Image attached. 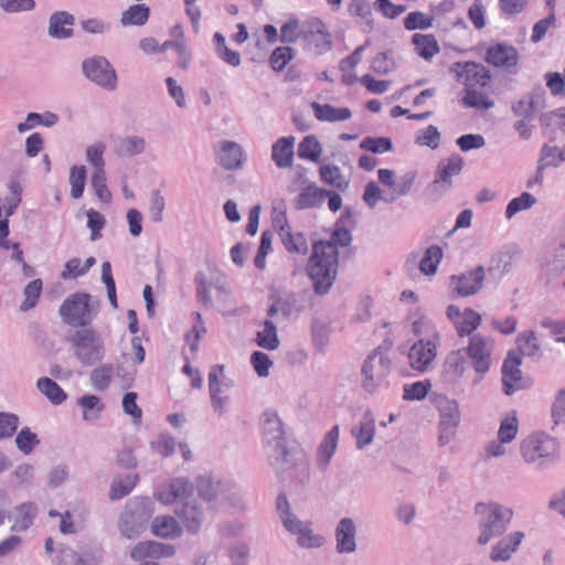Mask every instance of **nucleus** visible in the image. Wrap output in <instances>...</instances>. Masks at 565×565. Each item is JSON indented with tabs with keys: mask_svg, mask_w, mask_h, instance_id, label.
Returning a JSON list of instances; mask_svg holds the SVG:
<instances>
[{
	"mask_svg": "<svg viewBox=\"0 0 565 565\" xmlns=\"http://www.w3.org/2000/svg\"><path fill=\"white\" fill-rule=\"evenodd\" d=\"M351 242V232L344 227H337L330 239L313 243L307 271L316 294L326 295L329 292L338 273V246L347 247Z\"/></svg>",
	"mask_w": 565,
	"mask_h": 565,
	"instance_id": "obj_1",
	"label": "nucleus"
},
{
	"mask_svg": "<svg viewBox=\"0 0 565 565\" xmlns=\"http://www.w3.org/2000/svg\"><path fill=\"white\" fill-rule=\"evenodd\" d=\"M559 449V440L544 431L532 433L520 443L521 458L536 469H544L556 462Z\"/></svg>",
	"mask_w": 565,
	"mask_h": 565,
	"instance_id": "obj_2",
	"label": "nucleus"
},
{
	"mask_svg": "<svg viewBox=\"0 0 565 565\" xmlns=\"http://www.w3.org/2000/svg\"><path fill=\"white\" fill-rule=\"evenodd\" d=\"M475 511L479 515L480 534L477 537L479 545H487L491 540L501 537L513 518L512 509L498 502H480L476 505Z\"/></svg>",
	"mask_w": 565,
	"mask_h": 565,
	"instance_id": "obj_3",
	"label": "nucleus"
},
{
	"mask_svg": "<svg viewBox=\"0 0 565 565\" xmlns=\"http://www.w3.org/2000/svg\"><path fill=\"white\" fill-rule=\"evenodd\" d=\"M263 435L266 454L270 465L278 471H285L289 463V450L286 446L285 431L278 415L267 411L262 415Z\"/></svg>",
	"mask_w": 565,
	"mask_h": 565,
	"instance_id": "obj_4",
	"label": "nucleus"
},
{
	"mask_svg": "<svg viewBox=\"0 0 565 565\" xmlns=\"http://www.w3.org/2000/svg\"><path fill=\"white\" fill-rule=\"evenodd\" d=\"M74 356L86 366L95 365L105 355V345L100 335L92 328H81L67 333Z\"/></svg>",
	"mask_w": 565,
	"mask_h": 565,
	"instance_id": "obj_5",
	"label": "nucleus"
},
{
	"mask_svg": "<svg viewBox=\"0 0 565 565\" xmlns=\"http://www.w3.org/2000/svg\"><path fill=\"white\" fill-rule=\"evenodd\" d=\"M152 514L153 503L149 498L130 499L118 521L120 533L127 539H136L146 530Z\"/></svg>",
	"mask_w": 565,
	"mask_h": 565,
	"instance_id": "obj_6",
	"label": "nucleus"
},
{
	"mask_svg": "<svg viewBox=\"0 0 565 565\" xmlns=\"http://www.w3.org/2000/svg\"><path fill=\"white\" fill-rule=\"evenodd\" d=\"M98 307V301H93L90 295L76 292L63 301L58 312L66 324L87 328L97 315Z\"/></svg>",
	"mask_w": 565,
	"mask_h": 565,
	"instance_id": "obj_7",
	"label": "nucleus"
},
{
	"mask_svg": "<svg viewBox=\"0 0 565 565\" xmlns=\"http://www.w3.org/2000/svg\"><path fill=\"white\" fill-rule=\"evenodd\" d=\"M83 75L95 85L107 92L117 88V73L111 63L102 55L85 58L81 65Z\"/></svg>",
	"mask_w": 565,
	"mask_h": 565,
	"instance_id": "obj_8",
	"label": "nucleus"
},
{
	"mask_svg": "<svg viewBox=\"0 0 565 565\" xmlns=\"http://www.w3.org/2000/svg\"><path fill=\"white\" fill-rule=\"evenodd\" d=\"M305 49L317 55L327 53L332 47V36L321 19L312 17L302 23Z\"/></svg>",
	"mask_w": 565,
	"mask_h": 565,
	"instance_id": "obj_9",
	"label": "nucleus"
},
{
	"mask_svg": "<svg viewBox=\"0 0 565 565\" xmlns=\"http://www.w3.org/2000/svg\"><path fill=\"white\" fill-rule=\"evenodd\" d=\"M391 370V361L380 351H373L362 365V385L369 393L381 386Z\"/></svg>",
	"mask_w": 565,
	"mask_h": 565,
	"instance_id": "obj_10",
	"label": "nucleus"
},
{
	"mask_svg": "<svg viewBox=\"0 0 565 565\" xmlns=\"http://www.w3.org/2000/svg\"><path fill=\"white\" fill-rule=\"evenodd\" d=\"M463 167V159L459 154H451L439 161L434 181L429 184V192L435 199L441 198L451 186L452 177L458 175Z\"/></svg>",
	"mask_w": 565,
	"mask_h": 565,
	"instance_id": "obj_11",
	"label": "nucleus"
},
{
	"mask_svg": "<svg viewBox=\"0 0 565 565\" xmlns=\"http://www.w3.org/2000/svg\"><path fill=\"white\" fill-rule=\"evenodd\" d=\"M466 356L471 360L478 376L473 384H478L491 365L492 342L481 334H473L467 348H463Z\"/></svg>",
	"mask_w": 565,
	"mask_h": 565,
	"instance_id": "obj_12",
	"label": "nucleus"
},
{
	"mask_svg": "<svg viewBox=\"0 0 565 565\" xmlns=\"http://www.w3.org/2000/svg\"><path fill=\"white\" fill-rule=\"evenodd\" d=\"M522 364L521 353L509 351L502 365V386L507 395L524 390L531 385V380L523 377L520 369Z\"/></svg>",
	"mask_w": 565,
	"mask_h": 565,
	"instance_id": "obj_13",
	"label": "nucleus"
},
{
	"mask_svg": "<svg viewBox=\"0 0 565 565\" xmlns=\"http://www.w3.org/2000/svg\"><path fill=\"white\" fill-rule=\"evenodd\" d=\"M194 487L188 478H174L154 491V498L164 505L182 504L193 498Z\"/></svg>",
	"mask_w": 565,
	"mask_h": 565,
	"instance_id": "obj_14",
	"label": "nucleus"
},
{
	"mask_svg": "<svg viewBox=\"0 0 565 565\" xmlns=\"http://www.w3.org/2000/svg\"><path fill=\"white\" fill-rule=\"evenodd\" d=\"M334 548L340 555H351L358 551V525L350 518H341L334 527Z\"/></svg>",
	"mask_w": 565,
	"mask_h": 565,
	"instance_id": "obj_15",
	"label": "nucleus"
},
{
	"mask_svg": "<svg viewBox=\"0 0 565 565\" xmlns=\"http://www.w3.org/2000/svg\"><path fill=\"white\" fill-rule=\"evenodd\" d=\"M174 513L182 523V527L191 535H196L205 521V511L195 498L178 504Z\"/></svg>",
	"mask_w": 565,
	"mask_h": 565,
	"instance_id": "obj_16",
	"label": "nucleus"
},
{
	"mask_svg": "<svg viewBox=\"0 0 565 565\" xmlns=\"http://www.w3.org/2000/svg\"><path fill=\"white\" fill-rule=\"evenodd\" d=\"M486 277V269L479 265L475 269L468 270L459 276L450 278V286L455 292L461 297L477 294L482 288Z\"/></svg>",
	"mask_w": 565,
	"mask_h": 565,
	"instance_id": "obj_17",
	"label": "nucleus"
},
{
	"mask_svg": "<svg viewBox=\"0 0 565 565\" xmlns=\"http://www.w3.org/2000/svg\"><path fill=\"white\" fill-rule=\"evenodd\" d=\"M217 162L230 171L239 170L246 160L245 151L241 145L231 140H221L216 148Z\"/></svg>",
	"mask_w": 565,
	"mask_h": 565,
	"instance_id": "obj_18",
	"label": "nucleus"
},
{
	"mask_svg": "<svg viewBox=\"0 0 565 565\" xmlns=\"http://www.w3.org/2000/svg\"><path fill=\"white\" fill-rule=\"evenodd\" d=\"M452 71L459 79H462L467 87L480 85L487 86L490 82V71L482 64L476 62H457L452 66Z\"/></svg>",
	"mask_w": 565,
	"mask_h": 565,
	"instance_id": "obj_19",
	"label": "nucleus"
},
{
	"mask_svg": "<svg viewBox=\"0 0 565 565\" xmlns=\"http://www.w3.org/2000/svg\"><path fill=\"white\" fill-rule=\"evenodd\" d=\"M545 107V92L543 87H535L520 100L512 104V113L520 119L532 120L536 111Z\"/></svg>",
	"mask_w": 565,
	"mask_h": 565,
	"instance_id": "obj_20",
	"label": "nucleus"
},
{
	"mask_svg": "<svg viewBox=\"0 0 565 565\" xmlns=\"http://www.w3.org/2000/svg\"><path fill=\"white\" fill-rule=\"evenodd\" d=\"M288 524L284 526L289 533L297 536V543L302 548H318L323 545L324 537L316 534L310 522H303L296 518L288 520Z\"/></svg>",
	"mask_w": 565,
	"mask_h": 565,
	"instance_id": "obj_21",
	"label": "nucleus"
},
{
	"mask_svg": "<svg viewBox=\"0 0 565 565\" xmlns=\"http://www.w3.org/2000/svg\"><path fill=\"white\" fill-rule=\"evenodd\" d=\"M524 533L515 531L499 540L492 547L489 558L492 562H509L512 555L518 551Z\"/></svg>",
	"mask_w": 565,
	"mask_h": 565,
	"instance_id": "obj_22",
	"label": "nucleus"
},
{
	"mask_svg": "<svg viewBox=\"0 0 565 565\" xmlns=\"http://www.w3.org/2000/svg\"><path fill=\"white\" fill-rule=\"evenodd\" d=\"M75 18L67 11H55L49 18L47 34L56 40H65L73 36L72 26Z\"/></svg>",
	"mask_w": 565,
	"mask_h": 565,
	"instance_id": "obj_23",
	"label": "nucleus"
},
{
	"mask_svg": "<svg viewBox=\"0 0 565 565\" xmlns=\"http://www.w3.org/2000/svg\"><path fill=\"white\" fill-rule=\"evenodd\" d=\"M486 61L497 67H511L518 64L519 54L514 46L497 43L488 47Z\"/></svg>",
	"mask_w": 565,
	"mask_h": 565,
	"instance_id": "obj_24",
	"label": "nucleus"
},
{
	"mask_svg": "<svg viewBox=\"0 0 565 565\" xmlns=\"http://www.w3.org/2000/svg\"><path fill=\"white\" fill-rule=\"evenodd\" d=\"M436 356V347L431 341L419 340L408 352L409 364L414 370L425 371Z\"/></svg>",
	"mask_w": 565,
	"mask_h": 565,
	"instance_id": "obj_25",
	"label": "nucleus"
},
{
	"mask_svg": "<svg viewBox=\"0 0 565 565\" xmlns=\"http://www.w3.org/2000/svg\"><path fill=\"white\" fill-rule=\"evenodd\" d=\"M223 365H214L209 372V388L211 404L215 413L222 415L226 412L230 397L222 391L218 375L223 374Z\"/></svg>",
	"mask_w": 565,
	"mask_h": 565,
	"instance_id": "obj_26",
	"label": "nucleus"
},
{
	"mask_svg": "<svg viewBox=\"0 0 565 565\" xmlns=\"http://www.w3.org/2000/svg\"><path fill=\"white\" fill-rule=\"evenodd\" d=\"M175 553V547L171 544L160 543L156 541H145L138 543L131 551L130 555L136 561H141L146 557L159 558L161 556H172Z\"/></svg>",
	"mask_w": 565,
	"mask_h": 565,
	"instance_id": "obj_27",
	"label": "nucleus"
},
{
	"mask_svg": "<svg viewBox=\"0 0 565 565\" xmlns=\"http://www.w3.org/2000/svg\"><path fill=\"white\" fill-rule=\"evenodd\" d=\"M151 532L161 539H179L183 534V527L172 515H158L151 522Z\"/></svg>",
	"mask_w": 565,
	"mask_h": 565,
	"instance_id": "obj_28",
	"label": "nucleus"
},
{
	"mask_svg": "<svg viewBox=\"0 0 565 565\" xmlns=\"http://www.w3.org/2000/svg\"><path fill=\"white\" fill-rule=\"evenodd\" d=\"M328 194L329 190L319 189L313 183L308 184L294 200V206L296 210L320 207Z\"/></svg>",
	"mask_w": 565,
	"mask_h": 565,
	"instance_id": "obj_29",
	"label": "nucleus"
},
{
	"mask_svg": "<svg viewBox=\"0 0 565 565\" xmlns=\"http://www.w3.org/2000/svg\"><path fill=\"white\" fill-rule=\"evenodd\" d=\"M339 440V426H333L324 436L319 445L317 454V465L321 470H327L331 458L333 457Z\"/></svg>",
	"mask_w": 565,
	"mask_h": 565,
	"instance_id": "obj_30",
	"label": "nucleus"
},
{
	"mask_svg": "<svg viewBox=\"0 0 565 565\" xmlns=\"http://www.w3.org/2000/svg\"><path fill=\"white\" fill-rule=\"evenodd\" d=\"M295 137H281L271 148V159L278 168H289L294 162Z\"/></svg>",
	"mask_w": 565,
	"mask_h": 565,
	"instance_id": "obj_31",
	"label": "nucleus"
},
{
	"mask_svg": "<svg viewBox=\"0 0 565 565\" xmlns=\"http://www.w3.org/2000/svg\"><path fill=\"white\" fill-rule=\"evenodd\" d=\"M280 239L285 248L291 254L306 255L308 252V242L306 236L298 232L292 233L289 224L285 220V224L279 230Z\"/></svg>",
	"mask_w": 565,
	"mask_h": 565,
	"instance_id": "obj_32",
	"label": "nucleus"
},
{
	"mask_svg": "<svg viewBox=\"0 0 565 565\" xmlns=\"http://www.w3.org/2000/svg\"><path fill=\"white\" fill-rule=\"evenodd\" d=\"M352 435L356 438L358 449L371 444L375 434V418L370 411H366L359 424L352 428Z\"/></svg>",
	"mask_w": 565,
	"mask_h": 565,
	"instance_id": "obj_33",
	"label": "nucleus"
},
{
	"mask_svg": "<svg viewBox=\"0 0 565 565\" xmlns=\"http://www.w3.org/2000/svg\"><path fill=\"white\" fill-rule=\"evenodd\" d=\"M311 107L317 119L321 121H344L350 119L352 116V113L348 107L337 108L329 104H319L317 102H313Z\"/></svg>",
	"mask_w": 565,
	"mask_h": 565,
	"instance_id": "obj_34",
	"label": "nucleus"
},
{
	"mask_svg": "<svg viewBox=\"0 0 565 565\" xmlns=\"http://www.w3.org/2000/svg\"><path fill=\"white\" fill-rule=\"evenodd\" d=\"M146 149V141L139 136H126L120 137L116 140L114 146V152L118 157H134L140 154Z\"/></svg>",
	"mask_w": 565,
	"mask_h": 565,
	"instance_id": "obj_35",
	"label": "nucleus"
},
{
	"mask_svg": "<svg viewBox=\"0 0 565 565\" xmlns=\"http://www.w3.org/2000/svg\"><path fill=\"white\" fill-rule=\"evenodd\" d=\"M38 513V509L34 503L25 502L18 505L13 513V531H25L32 524L33 520Z\"/></svg>",
	"mask_w": 565,
	"mask_h": 565,
	"instance_id": "obj_36",
	"label": "nucleus"
},
{
	"mask_svg": "<svg viewBox=\"0 0 565 565\" xmlns=\"http://www.w3.org/2000/svg\"><path fill=\"white\" fill-rule=\"evenodd\" d=\"M467 356L465 350L450 352L445 361L444 371L450 380L455 381L462 376L466 370Z\"/></svg>",
	"mask_w": 565,
	"mask_h": 565,
	"instance_id": "obj_37",
	"label": "nucleus"
},
{
	"mask_svg": "<svg viewBox=\"0 0 565 565\" xmlns=\"http://www.w3.org/2000/svg\"><path fill=\"white\" fill-rule=\"evenodd\" d=\"M199 495L207 502L225 493L226 486L211 477H199L196 480Z\"/></svg>",
	"mask_w": 565,
	"mask_h": 565,
	"instance_id": "obj_38",
	"label": "nucleus"
},
{
	"mask_svg": "<svg viewBox=\"0 0 565 565\" xmlns=\"http://www.w3.org/2000/svg\"><path fill=\"white\" fill-rule=\"evenodd\" d=\"M412 42L415 45L416 53L425 60H430L439 52L438 42L433 34L415 33Z\"/></svg>",
	"mask_w": 565,
	"mask_h": 565,
	"instance_id": "obj_39",
	"label": "nucleus"
},
{
	"mask_svg": "<svg viewBox=\"0 0 565 565\" xmlns=\"http://www.w3.org/2000/svg\"><path fill=\"white\" fill-rule=\"evenodd\" d=\"M149 15L150 8L147 4H134L121 13L120 23L124 26L143 25L148 21Z\"/></svg>",
	"mask_w": 565,
	"mask_h": 565,
	"instance_id": "obj_40",
	"label": "nucleus"
},
{
	"mask_svg": "<svg viewBox=\"0 0 565 565\" xmlns=\"http://www.w3.org/2000/svg\"><path fill=\"white\" fill-rule=\"evenodd\" d=\"M518 353H521V358L523 355L540 358L541 356V347L536 338V333L534 331H525L518 335L516 339Z\"/></svg>",
	"mask_w": 565,
	"mask_h": 565,
	"instance_id": "obj_41",
	"label": "nucleus"
},
{
	"mask_svg": "<svg viewBox=\"0 0 565 565\" xmlns=\"http://www.w3.org/2000/svg\"><path fill=\"white\" fill-rule=\"evenodd\" d=\"M416 172L407 171L403 175H401L397 180H395V184L392 188V191L386 195L384 202L393 203L401 196L407 195L415 182Z\"/></svg>",
	"mask_w": 565,
	"mask_h": 565,
	"instance_id": "obj_42",
	"label": "nucleus"
},
{
	"mask_svg": "<svg viewBox=\"0 0 565 565\" xmlns=\"http://www.w3.org/2000/svg\"><path fill=\"white\" fill-rule=\"evenodd\" d=\"M513 264V256L509 253H499L491 257L488 265V273L494 279H500L508 274Z\"/></svg>",
	"mask_w": 565,
	"mask_h": 565,
	"instance_id": "obj_43",
	"label": "nucleus"
},
{
	"mask_svg": "<svg viewBox=\"0 0 565 565\" xmlns=\"http://www.w3.org/2000/svg\"><path fill=\"white\" fill-rule=\"evenodd\" d=\"M36 386L55 405L62 404L67 397L61 386L50 377H40Z\"/></svg>",
	"mask_w": 565,
	"mask_h": 565,
	"instance_id": "obj_44",
	"label": "nucleus"
},
{
	"mask_svg": "<svg viewBox=\"0 0 565 565\" xmlns=\"http://www.w3.org/2000/svg\"><path fill=\"white\" fill-rule=\"evenodd\" d=\"M319 173L323 182L333 185L339 190H345L349 186V181L341 173V170L338 166L322 164L319 169Z\"/></svg>",
	"mask_w": 565,
	"mask_h": 565,
	"instance_id": "obj_45",
	"label": "nucleus"
},
{
	"mask_svg": "<svg viewBox=\"0 0 565 565\" xmlns=\"http://www.w3.org/2000/svg\"><path fill=\"white\" fill-rule=\"evenodd\" d=\"M321 145L316 136H306L298 145L297 154L301 159H307L317 162L321 154Z\"/></svg>",
	"mask_w": 565,
	"mask_h": 565,
	"instance_id": "obj_46",
	"label": "nucleus"
},
{
	"mask_svg": "<svg viewBox=\"0 0 565 565\" xmlns=\"http://www.w3.org/2000/svg\"><path fill=\"white\" fill-rule=\"evenodd\" d=\"M437 407L440 413V423L459 424L460 411L457 401L443 397L437 401Z\"/></svg>",
	"mask_w": 565,
	"mask_h": 565,
	"instance_id": "obj_47",
	"label": "nucleus"
},
{
	"mask_svg": "<svg viewBox=\"0 0 565 565\" xmlns=\"http://www.w3.org/2000/svg\"><path fill=\"white\" fill-rule=\"evenodd\" d=\"M563 161H565V150L547 143L542 146L537 161L541 168L558 167Z\"/></svg>",
	"mask_w": 565,
	"mask_h": 565,
	"instance_id": "obj_48",
	"label": "nucleus"
},
{
	"mask_svg": "<svg viewBox=\"0 0 565 565\" xmlns=\"http://www.w3.org/2000/svg\"><path fill=\"white\" fill-rule=\"evenodd\" d=\"M443 257V250L438 245L429 246L422 259L419 260V269L425 275H433L436 273L438 264Z\"/></svg>",
	"mask_w": 565,
	"mask_h": 565,
	"instance_id": "obj_49",
	"label": "nucleus"
},
{
	"mask_svg": "<svg viewBox=\"0 0 565 565\" xmlns=\"http://www.w3.org/2000/svg\"><path fill=\"white\" fill-rule=\"evenodd\" d=\"M138 481V475H127L122 479H115L110 484L109 498L111 500H120L128 495Z\"/></svg>",
	"mask_w": 565,
	"mask_h": 565,
	"instance_id": "obj_50",
	"label": "nucleus"
},
{
	"mask_svg": "<svg viewBox=\"0 0 565 565\" xmlns=\"http://www.w3.org/2000/svg\"><path fill=\"white\" fill-rule=\"evenodd\" d=\"M257 344L266 350H275L279 345L277 329L271 320L264 321V329L257 332Z\"/></svg>",
	"mask_w": 565,
	"mask_h": 565,
	"instance_id": "obj_51",
	"label": "nucleus"
},
{
	"mask_svg": "<svg viewBox=\"0 0 565 565\" xmlns=\"http://www.w3.org/2000/svg\"><path fill=\"white\" fill-rule=\"evenodd\" d=\"M68 181L71 184V196L73 199L82 198L86 182V168L84 166H72Z\"/></svg>",
	"mask_w": 565,
	"mask_h": 565,
	"instance_id": "obj_52",
	"label": "nucleus"
},
{
	"mask_svg": "<svg viewBox=\"0 0 565 565\" xmlns=\"http://www.w3.org/2000/svg\"><path fill=\"white\" fill-rule=\"evenodd\" d=\"M481 322V316L472 309H466L459 319L455 322L457 332L460 337L471 334Z\"/></svg>",
	"mask_w": 565,
	"mask_h": 565,
	"instance_id": "obj_53",
	"label": "nucleus"
},
{
	"mask_svg": "<svg viewBox=\"0 0 565 565\" xmlns=\"http://www.w3.org/2000/svg\"><path fill=\"white\" fill-rule=\"evenodd\" d=\"M348 11L352 17L360 18L367 26L369 31L373 30L374 22L372 19V9L366 0H352L349 4Z\"/></svg>",
	"mask_w": 565,
	"mask_h": 565,
	"instance_id": "obj_54",
	"label": "nucleus"
},
{
	"mask_svg": "<svg viewBox=\"0 0 565 565\" xmlns=\"http://www.w3.org/2000/svg\"><path fill=\"white\" fill-rule=\"evenodd\" d=\"M42 286H43L42 280L38 278V279L30 281L24 287L23 295H24L25 299L20 305V308H19L20 311L25 312V311H29L30 309H32L33 307H35V305L40 298L41 291H42Z\"/></svg>",
	"mask_w": 565,
	"mask_h": 565,
	"instance_id": "obj_55",
	"label": "nucleus"
},
{
	"mask_svg": "<svg viewBox=\"0 0 565 565\" xmlns=\"http://www.w3.org/2000/svg\"><path fill=\"white\" fill-rule=\"evenodd\" d=\"M106 150V145L102 141L90 145L85 150L86 160L93 166V172H103L105 171V160L104 152Z\"/></svg>",
	"mask_w": 565,
	"mask_h": 565,
	"instance_id": "obj_56",
	"label": "nucleus"
},
{
	"mask_svg": "<svg viewBox=\"0 0 565 565\" xmlns=\"http://www.w3.org/2000/svg\"><path fill=\"white\" fill-rule=\"evenodd\" d=\"M462 103L467 107L477 109H490L494 106V103L487 94L477 92L470 87H467Z\"/></svg>",
	"mask_w": 565,
	"mask_h": 565,
	"instance_id": "obj_57",
	"label": "nucleus"
},
{
	"mask_svg": "<svg viewBox=\"0 0 565 565\" xmlns=\"http://www.w3.org/2000/svg\"><path fill=\"white\" fill-rule=\"evenodd\" d=\"M551 417L553 422L551 429L553 431L557 426L565 425V388L556 393L551 408Z\"/></svg>",
	"mask_w": 565,
	"mask_h": 565,
	"instance_id": "obj_58",
	"label": "nucleus"
},
{
	"mask_svg": "<svg viewBox=\"0 0 565 565\" xmlns=\"http://www.w3.org/2000/svg\"><path fill=\"white\" fill-rule=\"evenodd\" d=\"M299 39L302 40V24L299 23L297 18L290 19L281 25L280 42L296 43Z\"/></svg>",
	"mask_w": 565,
	"mask_h": 565,
	"instance_id": "obj_59",
	"label": "nucleus"
},
{
	"mask_svg": "<svg viewBox=\"0 0 565 565\" xmlns=\"http://www.w3.org/2000/svg\"><path fill=\"white\" fill-rule=\"evenodd\" d=\"M113 372L114 369L110 364H105L93 370L90 373V382L94 388L97 391L106 390L110 384Z\"/></svg>",
	"mask_w": 565,
	"mask_h": 565,
	"instance_id": "obj_60",
	"label": "nucleus"
},
{
	"mask_svg": "<svg viewBox=\"0 0 565 565\" xmlns=\"http://www.w3.org/2000/svg\"><path fill=\"white\" fill-rule=\"evenodd\" d=\"M536 203V199L527 193L523 192L520 196L512 199L505 209V216L511 218L516 213L532 207Z\"/></svg>",
	"mask_w": 565,
	"mask_h": 565,
	"instance_id": "obj_61",
	"label": "nucleus"
},
{
	"mask_svg": "<svg viewBox=\"0 0 565 565\" xmlns=\"http://www.w3.org/2000/svg\"><path fill=\"white\" fill-rule=\"evenodd\" d=\"M519 430V420L516 415L507 416L501 420L499 430H498V439L501 443H511L515 439Z\"/></svg>",
	"mask_w": 565,
	"mask_h": 565,
	"instance_id": "obj_62",
	"label": "nucleus"
},
{
	"mask_svg": "<svg viewBox=\"0 0 565 565\" xmlns=\"http://www.w3.org/2000/svg\"><path fill=\"white\" fill-rule=\"evenodd\" d=\"M106 171L93 172L90 175V184L99 201L109 203L111 201V192L106 183Z\"/></svg>",
	"mask_w": 565,
	"mask_h": 565,
	"instance_id": "obj_63",
	"label": "nucleus"
},
{
	"mask_svg": "<svg viewBox=\"0 0 565 565\" xmlns=\"http://www.w3.org/2000/svg\"><path fill=\"white\" fill-rule=\"evenodd\" d=\"M565 120V107H559L557 109L543 113L540 115V122L542 126L543 132L548 129L559 128L562 129Z\"/></svg>",
	"mask_w": 565,
	"mask_h": 565,
	"instance_id": "obj_64",
	"label": "nucleus"
}]
</instances>
